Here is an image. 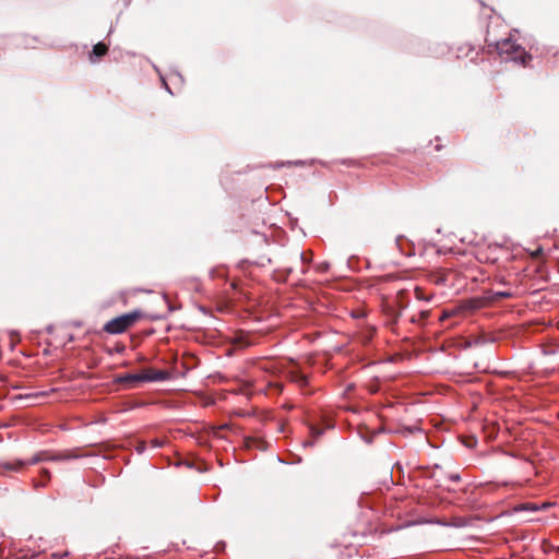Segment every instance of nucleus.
Returning a JSON list of instances; mask_svg holds the SVG:
<instances>
[{"mask_svg":"<svg viewBox=\"0 0 559 559\" xmlns=\"http://www.w3.org/2000/svg\"><path fill=\"white\" fill-rule=\"evenodd\" d=\"M233 343L238 348L249 347L253 344L251 341V335L245 332L237 333L233 340Z\"/></svg>","mask_w":559,"mask_h":559,"instance_id":"obj_6","label":"nucleus"},{"mask_svg":"<svg viewBox=\"0 0 559 559\" xmlns=\"http://www.w3.org/2000/svg\"><path fill=\"white\" fill-rule=\"evenodd\" d=\"M43 475H44L45 477H47V478H49V477H50V473H49V471H47V469H44V471H43Z\"/></svg>","mask_w":559,"mask_h":559,"instance_id":"obj_17","label":"nucleus"},{"mask_svg":"<svg viewBox=\"0 0 559 559\" xmlns=\"http://www.w3.org/2000/svg\"><path fill=\"white\" fill-rule=\"evenodd\" d=\"M310 433H311V436L314 439H317V438H319L322 435V431L320 429L316 428V427H311L310 428Z\"/></svg>","mask_w":559,"mask_h":559,"instance_id":"obj_11","label":"nucleus"},{"mask_svg":"<svg viewBox=\"0 0 559 559\" xmlns=\"http://www.w3.org/2000/svg\"><path fill=\"white\" fill-rule=\"evenodd\" d=\"M14 559H27L26 557H16Z\"/></svg>","mask_w":559,"mask_h":559,"instance_id":"obj_23","label":"nucleus"},{"mask_svg":"<svg viewBox=\"0 0 559 559\" xmlns=\"http://www.w3.org/2000/svg\"><path fill=\"white\" fill-rule=\"evenodd\" d=\"M68 556H69V554L67 551L62 552V554L55 552L51 555V558L52 559H66Z\"/></svg>","mask_w":559,"mask_h":559,"instance_id":"obj_12","label":"nucleus"},{"mask_svg":"<svg viewBox=\"0 0 559 559\" xmlns=\"http://www.w3.org/2000/svg\"><path fill=\"white\" fill-rule=\"evenodd\" d=\"M449 317V313L448 312H443L442 316L440 317V320H444Z\"/></svg>","mask_w":559,"mask_h":559,"instance_id":"obj_19","label":"nucleus"},{"mask_svg":"<svg viewBox=\"0 0 559 559\" xmlns=\"http://www.w3.org/2000/svg\"><path fill=\"white\" fill-rule=\"evenodd\" d=\"M550 504L549 503H543V504H536V503H531V502H527V503H522L520 504L519 507L515 508L516 511H533V512H536V511H539V510H543V509H547Z\"/></svg>","mask_w":559,"mask_h":559,"instance_id":"obj_8","label":"nucleus"},{"mask_svg":"<svg viewBox=\"0 0 559 559\" xmlns=\"http://www.w3.org/2000/svg\"><path fill=\"white\" fill-rule=\"evenodd\" d=\"M107 51H108L107 45H105L104 43H98L93 47V50L91 53V59L93 60L94 57L100 58V57L105 56L107 53Z\"/></svg>","mask_w":559,"mask_h":559,"instance_id":"obj_9","label":"nucleus"},{"mask_svg":"<svg viewBox=\"0 0 559 559\" xmlns=\"http://www.w3.org/2000/svg\"><path fill=\"white\" fill-rule=\"evenodd\" d=\"M452 479H454V480H459V479H460V477H459V475H455V476H452Z\"/></svg>","mask_w":559,"mask_h":559,"instance_id":"obj_20","label":"nucleus"},{"mask_svg":"<svg viewBox=\"0 0 559 559\" xmlns=\"http://www.w3.org/2000/svg\"><path fill=\"white\" fill-rule=\"evenodd\" d=\"M416 297L419 299L424 298V296L419 289H416Z\"/></svg>","mask_w":559,"mask_h":559,"instance_id":"obj_16","label":"nucleus"},{"mask_svg":"<svg viewBox=\"0 0 559 559\" xmlns=\"http://www.w3.org/2000/svg\"><path fill=\"white\" fill-rule=\"evenodd\" d=\"M428 314H429V311H421L420 312L421 318H427Z\"/></svg>","mask_w":559,"mask_h":559,"instance_id":"obj_18","label":"nucleus"},{"mask_svg":"<svg viewBox=\"0 0 559 559\" xmlns=\"http://www.w3.org/2000/svg\"><path fill=\"white\" fill-rule=\"evenodd\" d=\"M76 455H58V456H48L45 454H36L34 455L28 462L22 461V460H14L12 462H5L2 464V467L8 471L19 472L23 469L24 466L28 464H36L40 461H59V460H68V459H75Z\"/></svg>","mask_w":559,"mask_h":559,"instance_id":"obj_3","label":"nucleus"},{"mask_svg":"<svg viewBox=\"0 0 559 559\" xmlns=\"http://www.w3.org/2000/svg\"><path fill=\"white\" fill-rule=\"evenodd\" d=\"M152 444L155 448L160 447V442L158 440H152Z\"/></svg>","mask_w":559,"mask_h":559,"instance_id":"obj_14","label":"nucleus"},{"mask_svg":"<svg viewBox=\"0 0 559 559\" xmlns=\"http://www.w3.org/2000/svg\"><path fill=\"white\" fill-rule=\"evenodd\" d=\"M497 296L506 298V297H510L511 294L510 293H500L499 292V293H497Z\"/></svg>","mask_w":559,"mask_h":559,"instance_id":"obj_13","label":"nucleus"},{"mask_svg":"<svg viewBox=\"0 0 559 559\" xmlns=\"http://www.w3.org/2000/svg\"><path fill=\"white\" fill-rule=\"evenodd\" d=\"M488 250L490 251L491 255H486V257H484V255H485V252H479V253H478V259H479L480 261L495 263V262L499 259L498 254H496V253H497L498 251H502V248H501V247L496 246V247H493V248L489 247V248H488Z\"/></svg>","mask_w":559,"mask_h":559,"instance_id":"obj_7","label":"nucleus"},{"mask_svg":"<svg viewBox=\"0 0 559 559\" xmlns=\"http://www.w3.org/2000/svg\"><path fill=\"white\" fill-rule=\"evenodd\" d=\"M142 318L143 312L141 310H133L131 312L112 318L105 323L103 330L104 332L111 335L122 334Z\"/></svg>","mask_w":559,"mask_h":559,"instance_id":"obj_1","label":"nucleus"},{"mask_svg":"<svg viewBox=\"0 0 559 559\" xmlns=\"http://www.w3.org/2000/svg\"><path fill=\"white\" fill-rule=\"evenodd\" d=\"M260 368L262 370H264L265 372H269V373H272V374H274V373H276L278 371V367H277V365L274 361H264V362H262Z\"/></svg>","mask_w":559,"mask_h":559,"instance_id":"obj_10","label":"nucleus"},{"mask_svg":"<svg viewBox=\"0 0 559 559\" xmlns=\"http://www.w3.org/2000/svg\"><path fill=\"white\" fill-rule=\"evenodd\" d=\"M497 51L506 60L520 61L523 64L526 59H531L520 45L509 38L497 43Z\"/></svg>","mask_w":559,"mask_h":559,"instance_id":"obj_2","label":"nucleus"},{"mask_svg":"<svg viewBox=\"0 0 559 559\" xmlns=\"http://www.w3.org/2000/svg\"><path fill=\"white\" fill-rule=\"evenodd\" d=\"M540 251H542L540 249H537V251L534 253V255L539 254V253H540Z\"/></svg>","mask_w":559,"mask_h":559,"instance_id":"obj_21","label":"nucleus"},{"mask_svg":"<svg viewBox=\"0 0 559 559\" xmlns=\"http://www.w3.org/2000/svg\"><path fill=\"white\" fill-rule=\"evenodd\" d=\"M286 271H287L288 273H290V272L293 271V269H292V267H287V269H286Z\"/></svg>","mask_w":559,"mask_h":559,"instance_id":"obj_22","label":"nucleus"},{"mask_svg":"<svg viewBox=\"0 0 559 559\" xmlns=\"http://www.w3.org/2000/svg\"><path fill=\"white\" fill-rule=\"evenodd\" d=\"M165 379H166V374L164 371H156V370L148 369V370H146L142 373H138V374H131V373L126 374L120 378V381L134 383V382L160 381V380H165Z\"/></svg>","mask_w":559,"mask_h":559,"instance_id":"obj_4","label":"nucleus"},{"mask_svg":"<svg viewBox=\"0 0 559 559\" xmlns=\"http://www.w3.org/2000/svg\"><path fill=\"white\" fill-rule=\"evenodd\" d=\"M297 258H298V259H300L301 261H304V260H305V254H304V252H298V253H297Z\"/></svg>","mask_w":559,"mask_h":559,"instance_id":"obj_15","label":"nucleus"},{"mask_svg":"<svg viewBox=\"0 0 559 559\" xmlns=\"http://www.w3.org/2000/svg\"><path fill=\"white\" fill-rule=\"evenodd\" d=\"M287 378L292 381L298 384L299 386L304 388L308 385V377L304 374L301 371L297 369V367H293L290 369L285 370Z\"/></svg>","mask_w":559,"mask_h":559,"instance_id":"obj_5","label":"nucleus"}]
</instances>
